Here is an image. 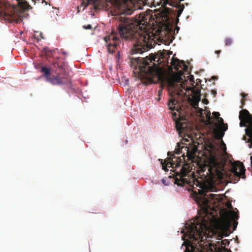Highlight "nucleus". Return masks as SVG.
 Listing matches in <instances>:
<instances>
[{
  "label": "nucleus",
  "mask_w": 252,
  "mask_h": 252,
  "mask_svg": "<svg viewBox=\"0 0 252 252\" xmlns=\"http://www.w3.org/2000/svg\"><path fill=\"white\" fill-rule=\"evenodd\" d=\"M172 114L174 117H176L177 116V114L176 112L172 113Z\"/></svg>",
  "instance_id": "79ce46f5"
},
{
  "label": "nucleus",
  "mask_w": 252,
  "mask_h": 252,
  "mask_svg": "<svg viewBox=\"0 0 252 252\" xmlns=\"http://www.w3.org/2000/svg\"><path fill=\"white\" fill-rule=\"evenodd\" d=\"M178 79H179V81H180V83H182L181 81V79L180 78H178ZM181 80H183V79H181Z\"/></svg>",
  "instance_id": "de8ad7c7"
},
{
  "label": "nucleus",
  "mask_w": 252,
  "mask_h": 252,
  "mask_svg": "<svg viewBox=\"0 0 252 252\" xmlns=\"http://www.w3.org/2000/svg\"><path fill=\"white\" fill-rule=\"evenodd\" d=\"M251 159L252 160V156L251 157Z\"/></svg>",
  "instance_id": "603ef678"
},
{
  "label": "nucleus",
  "mask_w": 252,
  "mask_h": 252,
  "mask_svg": "<svg viewBox=\"0 0 252 252\" xmlns=\"http://www.w3.org/2000/svg\"><path fill=\"white\" fill-rule=\"evenodd\" d=\"M223 128H221L220 127L216 128L214 130V134L215 135V137L217 139H220L224 135V132Z\"/></svg>",
  "instance_id": "412c9836"
},
{
  "label": "nucleus",
  "mask_w": 252,
  "mask_h": 252,
  "mask_svg": "<svg viewBox=\"0 0 252 252\" xmlns=\"http://www.w3.org/2000/svg\"><path fill=\"white\" fill-rule=\"evenodd\" d=\"M171 64L177 70L179 69H182L185 71H188V65L185 64V62L183 60L173 58L171 61Z\"/></svg>",
  "instance_id": "dca6fc26"
},
{
  "label": "nucleus",
  "mask_w": 252,
  "mask_h": 252,
  "mask_svg": "<svg viewBox=\"0 0 252 252\" xmlns=\"http://www.w3.org/2000/svg\"><path fill=\"white\" fill-rule=\"evenodd\" d=\"M83 28L86 30H90L92 28V25L90 24L88 25L87 26H83Z\"/></svg>",
  "instance_id": "cd10ccee"
},
{
  "label": "nucleus",
  "mask_w": 252,
  "mask_h": 252,
  "mask_svg": "<svg viewBox=\"0 0 252 252\" xmlns=\"http://www.w3.org/2000/svg\"><path fill=\"white\" fill-rule=\"evenodd\" d=\"M238 224V222H236L235 221L234 222V229H235V228L237 226V225Z\"/></svg>",
  "instance_id": "4c0bfd02"
},
{
  "label": "nucleus",
  "mask_w": 252,
  "mask_h": 252,
  "mask_svg": "<svg viewBox=\"0 0 252 252\" xmlns=\"http://www.w3.org/2000/svg\"><path fill=\"white\" fill-rule=\"evenodd\" d=\"M175 126L177 131L179 133H181L186 130L187 127V124L185 122L177 120L175 121Z\"/></svg>",
  "instance_id": "aec40b11"
},
{
  "label": "nucleus",
  "mask_w": 252,
  "mask_h": 252,
  "mask_svg": "<svg viewBox=\"0 0 252 252\" xmlns=\"http://www.w3.org/2000/svg\"><path fill=\"white\" fill-rule=\"evenodd\" d=\"M222 143L224 145V146H225V150H226V147H225V144L224 143V142L223 141H222Z\"/></svg>",
  "instance_id": "49530a36"
},
{
  "label": "nucleus",
  "mask_w": 252,
  "mask_h": 252,
  "mask_svg": "<svg viewBox=\"0 0 252 252\" xmlns=\"http://www.w3.org/2000/svg\"><path fill=\"white\" fill-rule=\"evenodd\" d=\"M40 34V39L44 38V37H43V34H42V33H40V34ZM37 40H39V38L38 37L37 38Z\"/></svg>",
  "instance_id": "f704fd0d"
},
{
  "label": "nucleus",
  "mask_w": 252,
  "mask_h": 252,
  "mask_svg": "<svg viewBox=\"0 0 252 252\" xmlns=\"http://www.w3.org/2000/svg\"><path fill=\"white\" fill-rule=\"evenodd\" d=\"M211 79H213V80H215V79H217V77H216V76H212V78H211Z\"/></svg>",
  "instance_id": "a19ab883"
},
{
  "label": "nucleus",
  "mask_w": 252,
  "mask_h": 252,
  "mask_svg": "<svg viewBox=\"0 0 252 252\" xmlns=\"http://www.w3.org/2000/svg\"><path fill=\"white\" fill-rule=\"evenodd\" d=\"M190 247L191 249V251H189V252H194V250H195V247H194V246L190 245ZM198 252H203L199 251Z\"/></svg>",
  "instance_id": "2f4dec72"
},
{
  "label": "nucleus",
  "mask_w": 252,
  "mask_h": 252,
  "mask_svg": "<svg viewBox=\"0 0 252 252\" xmlns=\"http://www.w3.org/2000/svg\"><path fill=\"white\" fill-rule=\"evenodd\" d=\"M241 96H242L243 98H245L246 97L248 96V94L245 93H242Z\"/></svg>",
  "instance_id": "473e14b6"
},
{
  "label": "nucleus",
  "mask_w": 252,
  "mask_h": 252,
  "mask_svg": "<svg viewBox=\"0 0 252 252\" xmlns=\"http://www.w3.org/2000/svg\"><path fill=\"white\" fill-rule=\"evenodd\" d=\"M52 69L55 73L68 74L65 70V63L63 59L57 57L51 63Z\"/></svg>",
  "instance_id": "ddd939ff"
},
{
  "label": "nucleus",
  "mask_w": 252,
  "mask_h": 252,
  "mask_svg": "<svg viewBox=\"0 0 252 252\" xmlns=\"http://www.w3.org/2000/svg\"><path fill=\"white\" fill-rule=\"evenodd\" d=\"M227 215L231 220H235L238 219L239 216L238 213L234 211L230 210L228 211Z\"/></svg>",
  "instance_id": "5701e85b"
},
{
  "label": "nucleus",
  "mask_w": 252,
  "mask_h": 252,
  "mask_svg": "<svg viewBox=\"0 0 252 252\" xmlns=\"http://www.w3.org/2000/svg\"><path fill=\"white\" fill-rule=\"evenodd\" d=\"M190 166L188 163H184L180 169L179 172L176 171V176L174 178L175 184L178 186H184L186 184L188 183V180L185 177L187 176V173L190 172Z\"/></svg>",
  "instance_id": "1a4fd4ad"
},
{
  "label": "nucleus",
  "mask_w": 252,
  "mask_h": 252,
  "mask_svg": "<svg viewBox=\"0 0 252 252\" xmlns=\"http://www.w3.org/2000/svg\"><path fill=\"white\" fill-rule=\"evenodd\" d=\"M189 251V249L188 248H187L186 250V252H187V251Z\"/></svg>",
  "instance_id": "09e8293b"
},
{
  "label": "nucleus",
  "mask_w": 252,
  "mask_h": 252,
  "mask_svg": "<svg viewBox=\"0 0 252 252\" xmlns=\"http://www.w3.org/2000/svg\"><path fill=\"white\" fill-rule=\"evenodd\" d=\"M174 158H169L168 160H167V162H166V161H165L163 163L161 162V164L162 165V169L165 171H167L168 170L167 169V166L168 167H172L174 168V166L175 165V167H180V166H176L177 162H176L175 160H174Z\"/></svg>",
  "instance_id": "a211bd4d"
},
{
  "label": "nucleus",
  "mask_w": 252,
  "mask_h": 252,
  "mask_svg": "<svg viewBox=\"0 0 252 252\" xmlns=\"http://www.w3.org/2000/svg\"><path fill=\"white\" fill-rule=\"evenodd\" d=\"M220 113L218 112H214L213 113V116L217 120L220 117Z\"/></svg>",
  "instance_id": "bb28decb"
},
{
  "label": "nucleus",
  "mask_w": 252,
  "mask_h": 252,
  "mask_svg": "<svg viewBox=\"0 0 252 252\" xmlns=\"http://www.w3.org/2000/svg\"><path fill=\"white\" fill-rule=\"evenodd\" d=\"M202 185L200 184V188H202Z\"/></svg>",
  "instance_id": "3c124183"
},
{
  "label": "nucleus",
  "mask_w": 252,
  "mask_h": 252,
  "mask_svg": "<svg viewBox=\"0 0 252 252\" xmlns=\"http://www.w3.org/2000/svg\"><path fill=\"white\" fill-rule=\"evenodd\" d=\"M224 42L225 46H230L232 43V40L230 38H227L225 39Z\"/></svg>",
  "instance_id": "a878e982"
},
{
  "label": "nucleus",
  "mask_w": 252,
  "mask_h": 252,
  "mask_svg": "<svg viewBox=\"0 0 252 252\" xmlns=\"http://www.w3.org/2000/svg\"><path fill=\"white\" fill-rule=\"evenodd\" d=\"M166 50L159 51L157 55L152 54L150 57L145 58H136L133 59L139 68L141 79H145L147 84L155 83L160 80L162 77V71L160 67L153 61L158 62L161 59L165 58Z\"/></svg>",
  "instance_id": "f03ea898"
},
{
  "label": "nucleus",
  "mask_w": 252,
  "mask_h": 252,
  "mask_svg": "<svg viewBox=\"0 0 252 252\" xmlns=\"http://www.w3.org/2000/svg\"><path fill=\"white\" fill-rule=\"evenodd\" d=\"M211 93H212V94H214V96H215L216 94H217V92H216V91L215 90H212L211 91Z\"/></svg>",
  "instance_id": "c9c22d12"
},
{
  "label": "nucleus",
  "mask_w": 252,
  "mask_h": 252,
  "mask_svg": "<svg viewBox=\"0 0 252 252\" xmlns=\"http://www.w3.org/2000/svg\"><path fill=\"white\" fill-rule=\"evenodd\" d=\"M163 1V3L164 5L169 4V5L178 8L177 12V16L179 17L182 14L185 6L184 4H181V1H184V0H161Z\"/></svg>",
  "instance_id": "4468645a"
},
{
  "label": "nucleus",
  "mask_w": 252,
  "mask_h": 252,
  "mask_svg": "<svg viewBox=\"0 0 252 252\" xmlns=\"http://www.w3.org/2000/svg\"><path fill=\"white\" fill-rule=\"evenodd\" d=\"M199 191L200 192H202V190H199Z\"/></svg>",
  "instance_id": "864d4df0"
},
{
  "label": "nucleus",
  "mask_w": 252,
  "mask_h": 252,
  "mask_svg": "<svg viewBox=\"0 0 252 252\" xmlns=\"http://www.w3.org/2000/svg\"><path fill=\"white\" fill-rule=\"evenodd\" d=\"M179 82H180L179 79L174 78H169L167 79V81L168 87L169 90H171L172 91V93L170 94L171 98L169 99L168 103L169 109L171 110H176L178 112L181 110L182 109L180 106L179 101L173 98L172 95L173 94H175L178 95L181 94V93L182 92V88L181 87V84H182V83L179 84L180 86H178L177 83Z\"/></svg>",
  "instance_id": "423d86ee"
},
{
  "label": "nucleus",
  "mask_w": 252,
  "mask_h": 252,
  "mask_svg": "<svg viewBox=\"0 0 252 252\" xmlns=\"http://www.w3.org/2000/svg\"><path fill=\"white\" fill-rule=\"evenodd\" d=\"M221 252H232L229 249V250L226 251H222Z\"/></svg>",
  "instance_id": "37998d69"
},
{
  "label": "nucleus",
  "mask_w": 252,
  "mask_h": 252,
  "mask_svg": "<svg viewBox=\"0 0 252 252\" xmlns=\"http://www.w3.org/2000/svg\"><path fill=\"white\" fill-rule=\"evenodd\" d=\"M239 119L241 122L240 126H245L248 124V126L246 128V134L250 138L249 142H252V115L246 109H243L240 112Z\"/></svg>",
  "instance_id": "0eeeda50"
},
{
  "label": "nucleus",
  "mask_w": 252,
  "mask_h": 252,
  "mask_svg": "<svg viewBox=\"0 0 252 252\" xmlns=\"http://www.w3.org/2000/svg\"><path fill=\"white\" fill-rule=\"evenodd\" d=\"M221 52V51L220 50H218V51H215V53L217 54H219Z\"/></svg>",
  "instance_id": "ea45409f"
},
{
  "label": "nucleus",
  "mask_w": 252,
  "mask_h": 252,
  "mask_svg": "<svg viewBox=\"0 0 252 252\" xmlns=\"http://www.w3.org/2000/svg\"><path fill=\"white\" fill-rule=\"evenodd\" d=\"M160 92H161V90L158 92L159 95L160 94Z\"/></svg>",
  "instance_id": "8fccbe9b"
},
{
  "label": "nucleus",
  "mask_w": 252,
  "mask_h": 252,
  "mask_svg": "<svg viewBox=\"0 0 252 252\" xmlns=\"http://www.w3.org/2000/svg\"><path fill=\"white\" fill-rule=\"evenodd\" d=\"M166 10V11H167V12L168 13H169V12H170V11H169V8H167Z\"/></svg>",
  "instance_id": "c03bdc74"
},
{
  "label": "nucleus",
  "mask_w": 252,
  "mask_h": 252,
  "mask_svg": "<svg viewBox=\"0 0 252 252\" xmlns=\"http://www.w3.org/2000/svg\"><path fill=\"white\" fill-rule=\"evenodd\" d=\"M207 119H208V123L209 124H212V122H211V118L210 117V114H208V115H207Z\"/></svg>",
  "instance_id": "7c9ffc66"
},
{
  "label": "nucleus",
  "mask_w": 252,
  "mask_h": 252,
  "mask_svg": "<svg viewBox=\"0 0 252 252\" xmlns=\"http://www.w3.org/2000/svg\"><path fill=\"white\" fill-rule=\"evenodd\" d=\"M200 196L196 197V203L200 206L202 210L205 213V215H207L208 213L209 208V199H215L216 194L210 193L207 195L205 193H200Z\"/></svg>",
  "instance_id": "9d476101"
},
{
  "label": "nucleus",
  "mask_w": 252,
  "mask_h": 252,
  "mask_svg": "<svg viewBox=\"0 0 252 252\" xmlns=\"http://www.w3.org/2000/svg\"><path fill=\"white\" fill-rule=\"evenodd\" d=\"M119 20L117 30H112L110 34L104 38L107 44V50L113 53L118 50L121 39L134 42L131 49L132 54H142L153 47V39L146 31L147 19H129L122 16L117 18Z\"/></svg>",
  "instance_id": "f257e3e1"
},
{
  "label": "nucleus",
  "mask_w": 252,
  "mask_h": 252,
  "mask_svg": "<svg viewBox=\"0 0 252 252\" xmlns=\"http://www.w3.org/2000/svg\"><path fill=\"white\" fill-rule=\"evenodd\" d=\"M29 3L30 0H13L12 4L10 5L0 1V18L9 23L14 22L20 11L31 8Z\"/></svg>",
  "instance_id": "7ed1b4c3"
},
{
  "label": "nucleus",
  "mask_w": 252,
  "mask_h": 252,
  "mask_svg": "<svg viewBox=\"0 0 252 252\" xmlns=\"http://www.w3.org/2000/svg\"><path fill=\"white\" fill-rule=\"evenodd\" d=\"M125 13H126L127 15L130 14H131L130 10V9H128V10H127Z\"/></svg>",
  "instance_id": "e433bc0d"
},
{
  "label": "nucleus",
  "mask_w": 252,
  "mask_h": 252,
  "mask_svg": "<svg viewBox=\"0 0 252 252\" xmlns=\"http://www.w3.org/2000/svg\"><path fill=\"white\" fill-rule=\"evenodd\" d=\"M230 225V220L227 219L223 221L222 225L220 226L219 229L216 228L209 231L208 238H214L218 240L214 243H212L213 241L210 240L211 242L210 246L214 249L216 252H221L229 250V249L225 248L226 246L229 245V240L227 239L222 240V239L223 236H228L231 233L229 229Z\"/></svg>",
  "instance_id": "20e7f679"
},
{
  "label": "nucleus",
  "mask_w": 252,
  "mask_h": 252,
  "mask_svg": "<svg viewBox=\"0 0 252 252\" xmlns=\"http://www.w3.org/2000/svg\"><path fill=\"white\" fill-rule=\"evenodd\" d=\"M202 102L205 104H207L209 103L208 100L206 99H203Z\"/></svg>",
  "instance_id": "72a5a7b5"
},
{
  "label": "nucleus",
  "mask_w": 252,
  "mask_h": 252,
  "mask_svg": "<svg viewBox=\"0 0 252 252\" xmlns=\"http://www.w3.org/2000/svg\"><path fill=\"white\" fill-rule=\"evenodd\" d=\"M41 71L44 73V76L47 81L48 78L50 77L51 69L46 66H42L41 68Z\"/></svg>",
  "instance_id": "4be33fe9"
},
{
  "label": "nucleus",
  "mask_w": 252,
  "mask_h": 252,
  "mask_svg": "<svg viewBox=\"0 0 252 252\" xmlns=\"http://www.w3.org/2000/svg\"><path fill=\"white\" fill-rule=\"evenodd\" d=\"M189 80H190V82H191V84L193 86V84L194 83V77L193 75H190Z\"/></svg>",
  "instance_id": "c756f323"
},
{
  "label": "nucleus",
  "mask_w": 252,
  "mask_h": 252,
  "mask_svg": "<svg viewBox=\"0 0 252 252\" xmlns=\"http://www.w3.org/2000/svg\"><path fill=\"white\" fill-rule=\"evenodd\" d=\"M189 152L188 155V160L194 159L196 157V153L198 151V147L196 145H192L189 146Z\"/></svg>",
  "instance_id": "6ab92c4d"
},
{
  "label": "nucleus",
  "mask_w": 252,
  "mask_h": 252,
  "mask_svg": "<svg viewBox=\"0 0 252 252\" xmlns=\"http://www.w3.org/2000/svg\"><path fill=\"white\" fill-rule=\"evenodd\" d=\"M231 172L234 175V183L237 182L240 178L243 179L246 178V169L242 162L239 161H234L231 164Z\"/></svg>",
  "instance_id": "6e6552de"
},
{
  "label": "nucleus",
  "mask_w": 252,
  "mask_h": 252,
  "mask_svg": "<svg viewBox=\"0 0 252 252\" xmlns=\"http://www.w3.org/2000/svg\"><path fill=\"white\" fill-rule=\"evenodd\" d=\"M47 57L51 58L53 57V54L55 52V50L49 49L47 48L44 49Z\"/></svg>",
  "instance_id": "393cba45"
},
{
  "label": "nucleus",
  "mask_w": 252,
  "mask_h": 252,
  "mask_svg": "<svg viewBox=\"0 0 252 252\" xmlns=\"http://www.w3.org/2000/svg\"><path fill=\"white\" fill-rule=\"evenodd\" d=\"M165 180H164V179H162V182L164 185H165Z\"/></svg>",
  "instance_id": "a18cd8bd"
},
{
  "label": "nucleus",
  "mask_w": 252,
  "mask_h": 252,
  "mask_svg": "<svg viewBox=\"0 0 252 252\" xmlns=\"http://www.w3.org/2000/svg\"><path fill=\"white\" fill-rule=\"evenodd\" d=\"M217 121L218 122L219 124L220 125V127L223 129V131H226L227 129V125L226 124H224L223 122V120L222 118L219 117Z\"/></svg>",
  "instance_id": "b1692460"
},
{
  "label": "nucleus",
  "mask_w": 252,
  "mask_h": 252,
  "mask_svg": "<svg viewBox=\"0 0 252 252\" xmlns=\"http://www.w3.org/2000/svg\"><path fill=\"white\" fill-rule=\"evenodd\" d=\"M208 221L203 218L193 220L190 223L185 225V229L182 231L184 237H188L194 244H198L199 240L203 241V237L206 234Z\"/></svg>",
  "instance_id": "39448f33"
},
{
  "label": "nucleus",
  "mask_w": 252,
  "mask_h": 252,
  "mask_svg": "<svg viewBox=\"0 0 252 252\" xmlns=\"http://www.w3.org/2000/svg\"><path fill=\"white\" fill-rule=\"evenodd\" d=\"M181 87L182 89L186 90V91H191L192 94H193V97L196 101H198L200 100V89L198 88H195V87L192 88L188 87L186 84L183 83L181 84Z\"/></svg>",
  "instance_id": "f3484780"
},
{
  "label": "nucleus",
  "mask_w": 252,
  "mask_h": 252,
  "mask_svg": "<svg viewBox=\"0 0 252 252\" xmlns=\"http://www.w3.org/2000/svg\"><path fill=\"white\" fill-rule=\"evenodd\" d=\"M241 106H240V108L242 109L245 104V99L242 98L241 101Z\"/></svg>",
  "instance_id": "c85d7f7f"
},
{
  "label": "nucleus",
  "mask_w": 252,
  "mask_h": 252,
  "mask_svg": "<svg viewBox=\"0 0 252 252\" xmlns=\"http://www.w3.org/2000/svg\"><path fill=\"white\" fill-rule=\"evenodd\" d=\"M55 75H52L48 78L47 81L53 85H61L70 82L68 74L55 73Z\"/></svg>",
  "instance_id": "9b49d317"
},
{
  "label": "nucleus",
  "mask_w": 252,
  "mask_h": 252,
  "mask_svg": "<svg viewBox=\"0 0 252 252\" xmlns=\"http://www.w3.org/2000/svg\"><path fill=\"white\" fill-rule=\"evenodd\" d=\"M195 182L196 186H198V184H200V183L198 181H196ZM194 184H195V182H194Z\"/></svg>",
  "instance_id": "58836bf2"
},
{
  "label": "nucleus",
  "mask_w": 252,
  "mask_h": 252,
  "mask_svg": "<svg viewBox=\"0 0 252 252\" xmlns=\"http://www.w3.org/2000/svg\"><path fill=\"white\" fill-rule=\"evenodd\" d=\"M199 168L201 173H204L207 169L206 176H213L217 170L216 164L214 163V166L212 167L209 163L206 162L199 164Z\"/></svg>",
  "instance_id": "2eb2a0df"
},
{
  "label": "nucleus",
  "mask_w": 252,
  "mask_h": 252,
  "mask_svg": "<svg viewBox=\"0 0 252 252\" xmlns=\"http://www.w3.org/2000/svg\"><path fill=\"white\" fill-rule=\"evenodd\" d=\"M177 147H178V148L175 149V153L177 155H180L181 154H183V155L181 157L179 158H177L174 156L173 158L175 159L176 162H177L176 165L180 166V164L182 162H184L183 161L185 160V157H187L188 158L189 148V146H182L180 147V146L179 144H178Z\"/></svg>",
  "instance_id": "f8f14e48"
},
{
  "label": "nucleus",
  "mask_w": 252,
  "mask_h": 252,
  "mask_svg": "<svg viewBox=\"0 0 252 252\" xmlns=\"http://www.w3.org/2000/svg\"><path fill=\"white\" fill-rule=\"evenodd\" d=\"M168 156H169V155H170V153H169V152H168Z\"/></svg>",
  "instance_id": "5fc2aeb1"
}]
</instances>
